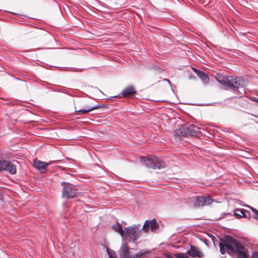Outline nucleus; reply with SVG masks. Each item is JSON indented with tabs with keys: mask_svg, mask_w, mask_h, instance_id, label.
Returning a JSON list of instances; mask_svg holds the SVG:
<instances>
[{
	"mask_svg": "<svg viewBox=\"0 0 258 258\" xmlns=\"http://www.w3.org/2000/svg\"><path fill=\"white\" fill-rule=\"evenodd\" d=\"M174 136L178 137H197L201 134L199 129L191 124H184L174 132Z\"/></svg>",
	"mask_w": 258,
	"mask_h": 258,
	"instance_id": "f257e3e1",
	"label": "nucleus"
},
{
	"mask_svg": "<svg viewBox=\"0 0 258 258\" xmlns=\"http://www.w3.org/2000/svg\"><path fill=\"white\" fill-rule=\"evenodd\" d=\"M124 229L125 236L128 241L134 243L140 238L141 229L139 225H133Z\"/></svg>",
	"mask_w": 258,
	"mask_h": 258,
	"instance_id": "f03ea898",
	"label": "nucleus"
},
{
	"mask_svg": "<svg viewBox=\"0 0 258 258\" xmlns=\"http://www.w3.org/2000/svg\"><path fill=\"white\" fill-rule=\"evenodd\" d=\"M240 78L234 76L227 75V91L235 92L239 88Z\"/></svg>",
	"mask_w": 258,
	"mask_h": 258,
	"instance_id": "7ed1b4c3",
	"label": "nucleus"
},
{
	"mask_svg": "<svg viewBox=\"0 0 258 258\" xmlns=\"http://www.w3.org/2000/svg\"><path fill=\"white\" fill-rule=\"evenodd\" d=\"M78 194L77 189L72 184H68L63 187L62 197L68 199L76 197Z\"/></svg>",
	"mask_w": 258,
	"mask_h": 258,
	"instance_id": "20e7f679",
	"label": "nucleus"
},
{
	"mask_svg": "<svg viewBox=\"0 0 258 258\" xmlns=\"http://www.w3.org/2000/svg\"><path fill=\"white\" fill-rule=\"evenodd\" d=\"M2 170L8 171L12 175L17 172L16 165L13 162L5 160H0V171Z\"/></svg>",
	"mask_w": 258,
	"mask_h": 258,
	"instance_id": "39448f33",
	"label": "nucleus"
},
{
	"mask_svg": "<svg viewBox=\"0 0 258 258\" xmlns=\"http://www.w3.org/2000/svg\"><path fill=\"white\" fill-rule=\"evenodd\" d=\"M140 161L142 164L147 168L156 169L157 165L156 161H158L159 158L157 156H154L152 158H147L146 157H140Z\"/></svg>",
	"mask_w": 258,
	"mask_h": 258,
	"instance_id": "423d86ee",
	"label": "nucleus"
},
{
	"mask_svg": "<svg viewBox=\"0 0 258 258\" xmlns=\"http://www.w3.org/2000/svg\"><path fill=\"white\" fill-rule=\"evenodd\" d=\"M103 107L106 108L107 106L105 105L97 104L94 106H85L83 108L79 109H77V108L76 107L75 112L77 113L78 115H85L93 110Z\"/></svg>",
	"mask_w": 258,
	"mask_h": 258,
	"instance_id": "0eeeda50",
	"label": "nucleus"
},
{
	"mask_svg": "<svg viewBox=\"0 0 258 258\" xmlns=\"http://www.w3.org/2000/svg\"><path fill=\"white\" fill-rule=\"evenodd\" d=\"M213 199L207 197H198L194 204L195 207H201L210 205L213 202Z\"/></svg>",
	"mask_w": 258,
	"mask_h": 258,
	"instance_id": "6e6552de",
	"label": "nucleus"
},
{
	"mask_svg": "<svg viewBox=\"0 0 258 258\" xmlns=\"http://www.w3.org/2000/svg\"><path fill=\"white\" fill-rule=\"evenodd\" d=\"M237 245L242 244L232 236L227 235V250L229 249L234 252L236 250Z\"/></svg>",
	"mask_w": 258,
	"mask_h": 258,
	"instance_id": "1a4fd4ad",
	"label": "nucleus"
},
{
	"mask_svg": "<svg viewBox=\"0 0 258 258\" xmlns=\"http://www.w3.org/2000/svg\"><path fill=\"white\" fill-rule=\"evenodd\" d=\"M236 250L234 251L237 254L236 258H249L247 249L242 245H237Z\"/></svg>",
	"mask_w": 258,
	"mask_h": 258,
	"instance_id": "9d476101",
	"label": "nucleus"
},
{
	"mask_svg": "<svg viewBox=\"0 0 258 258\" xmlns=\"http://www.w3.org/2000/svg\"><path fill=\"white\" fill-rule=\"evenodd\" d=\"M119 254L120 258H133L130 255L129 247L126 242H123L122 244L119 249Z\"/></svg>",
	"mask_w": 258,
	"mask_h": 258,
	"instance_id": "9b49d317",
	"label": "nucleus"
},
{
	"mask_svg": "<svg viewBox=\"0 0 258 258\" xmlns=\"http://www.w3.org/2000/svg\"><path fill=\"white\" fill-rule=\"evenodd\" d=\"M136 93L137 91L132 85L126 87L121 92L122 96L125 98L132 96Z\"/></svg>",
	"mask_w": 258,
	"mask_h": 258,
	"instance_id": "f8f14e48",
	"label": "nucleus"
},
{
	"mask_svg": "<svg viewBox=\"0 0 258 258\" xmlns=\"http://www.w3.org/2000/svg\"><path fill=\"white\" fill-rule=\"evenodd\" d=\"M187 254L192 257H201L203 255V253L196 249L193 245L190 246V249L187 251Z\"/></svg>",
	"mask_w": 258,
	"mask_h": 258,
	"instance_id": "ddd939ff",
	"label": "nucleus"
},
{
	"mask_svg": "<svg viewBox=\"0 0 258 258\" xmlns=\"http://www.w3.org/2000/svg\"><path fill=\"white\" fill-rule=\"evenodd\" d=\"M192 69L197 76L200 78L205 84L209 82V78L205 73L195 68H192Z\"/></svg>",
	"mask_w": 258,
	"mask_h": 258,
	"instance_id": "4468645a",
	"label": "nucleus"
},
{
	"mask_svg": "<svg viewBox=\"0 0 258 258\" xmlns=\"http://www.w3.org/2000/svg\"><path fill=\"white\" fill-rule=\"evenodd\" d=\"M50 164L46 162H42L40 161L34 162V167L40 171H44L46 167Z\"/></svg>",
	"mask_w": 258,
	"mask_h": 258,
	"instance_id": "2eb2a0df",
	"label": "nucleus"
},
{
	"mask_svg": "<svg viewBox=\"0 0 258 258\" xmlns=\"http://www.w3.org/2000/svg\"><path fill=\"white\" fill-rule=\"evenodd\" d=\"M219 246L220 247V252L222 254H224L226 252V235L222 238L218 237Z\"/></svg>",
	"mask_w": 258,
	"mask_h": 258,
	"instance_id": "dca6fc26",
	"label": "nucleus"
},
{
	"mask_svg": "<svg viewBox=\"0 0 258 258\" xmlns=\"http://www.w3.org/2000/svg\"><path fill=\"white\" fill-rule=\"evenodd\" d=\"M216 80L224 87H226V75L224 73H217L215 76Z\"/></svg>",
	"mask_w": 258,
	"mask_h": 258,
	"instance_id": "f3484780",
	"label": "nucleus"
},
{
	"mask_svg": "<svg viewBox=\"0 0 258 258\" xmlns=\"http://www.w3.org/2000/svg\"><path fill=\"white\" fill-rule=\"evenodd\" d=\"M150 252L151 250L149 249H143L134 254L132 257L133 258H142L144 255Z\"/></svg>",
	"mask_w": 258,
	"mask_h": 258,
	"instance_id": "a211bd4d",
	"label": "nucleus"
},
{
	"mask_svg": "<svg viewBox=\"0 0 258 258\" xmlns=\"http://www.w3.org/2000/svg\"><path fill=\"white\" fill-rule=\"evenodd\" d=\"M112 229L116 232L119 233L122 237L124 234V231L122 229V226L120 224L117 222L116 224L112 226Z\"/></svg>",
	"mask_w": 258,
	"mask_h": 258,
	"instance_id": "6ab92c4d",
	"label": "nucleus"
},
{
	"mask_svg": "<svg viewBox=\"0 0 258 258\" xmlns=\"http://www.w3.org/2000/svg\"><path fill=\"white\" fill-rule=\"evenodd\" d=\"M234 92L236 93V94L234 96H231V97L240 98L243 95V94L245 93V91L244 88L242 86V85L240 84L239 88H238L237 90V91Z\"/></svg>",
	"mask_w": 258,
	"mask_h": 258,
	"instance_id": "aec40b11",
	"label": "nucleus"
},
{
	"mask_svg": "<svg viewBox=\"0 0 258 258\" xmlns=\"http://www.w3.org/2000/svg\"><path fill=\"white\" fill-rule=\"evenodd\" d=\"M242 206H244L245 207L248 208L253 213V215H252V218L256 220H258V210L250 206H249L248 205H241Z\"/></svg>",
	"mask_w": 258,
	"mask_h": 258,
	"instance_id": "412c9836",
	"label": "nucleus"
},
{
	"mask_svg": "<svg viewBox=\"0 0 258 258\" xmlns=\"http://www.w3.org/2000/svg\"><path fill=\"white\" fill-rule=\"evenodd\" d=\"M150 229L152 231H156L159 228L158 224L155 219H153L150 221Z\"/></svg>",
	"mask_w": 258,
	"mask_h": 258,
	"instance_id": "4be33fe9",
	"label": "nucleus"
},
{
	"mask_svg": "<svg viewBox=\"0 0 258 258\" xmlns=\"http://www.w3.org/2000/svg\"><path fill=\"white\" fill-rule=\"evenodd\" d=\"M149 227H150V221L147 220L145 222L143 227L141 228V231L144 230L145 232H147L149 230Z\"/></svg>",
	"mask_w": 258,
	"mask_h": 258,
	"instance_id": "5701e85b",
	"label": "nucleus"
},
{
	"mask_svg": "<svg viewBox=\"0 0 258 258\" xmlns=\"http://www.w3.org/2000/svg\"><path fill=\"white\" fill-rule=\"evenodd\" d=\"M107 253L109 258H117L116 253L114 250L108 249L107 250Z\"/></svg>",
	"mask_w": 258,
	"mask_h": 258,
	"instance_id": "b1692460",
	"label": "nucleus"
},
{
	"mask_svg": "<svg viewBox=\"0 0 258 258\" xmlns=\"http://www.w3.org/2000/svg\"><path fill=\"white\" fill-rule=\"evenodd\" d=\"M173 256L176 258H188V257L183 253H175Z\"/></svg>",
	"mask_w": 258,
	"mask_h": 258,
	"instance_id": "393cba45",
	"label": "nucleus"
},
{
	"mask_svg": "<svg viewBox=\"0 0 258 258\" xmlns=\"http://www.w3.org/2000/svg\"><path fill=\"white\" fill-rule=\"evenodd\" d=\"M235 211L239 212L241 215H240L241 218H246V215L245 214V212H246V210L243 209H236L235 210Z\"/></svg>",
	"mask_w": 258,
	"mask_h": 258,
	"instance_id": "a878e982",
	"label": "nucleus"
},
{
	"mask_svg": "<svg viewBox=\"0 0 258 258\" xmlns=\"http://www.w3.org/2000/svg\"><path fill=\"white\" fill-rule=\"evenodd\" d=\"M156 164L157 165L156 168L158 169H161L165 167L164 165L160 161L159 159L158 161H156Z\"/></svg>",
	"mask_w": 258,
	"mask_h": 258,
	"instance_id": "bb28decb",
	"label": "nucleus"
},
{
	"mask_svg": "<svg viewBox=\"0 0 258 258\" xmlns=\"http://www.w3.org/2000/svg\"><path fill=\"white\" fill-rule=\"evenodd\" d=\"M226 7H227V10L228 9H229L230 10H232V8H234V7H233V6L232 5V4L227 0V5H226Z\"/></svg>",
	"mask_w": 258,
	"mask_h": 258,
	"instance_id": "cd10ccee",
	"label": "nucleus"
},
{
	"mask_svg": "<svg viewBox=\"0 0 258 258\" xmlns=\"http://www.w3.org/2000/svg\"><path fill=\"white\" fill-rule=\"evenodd\" d=\"M249 99L251 101H253L258 103V98L254 97H249Z\"/></svg>",
	"mask_w": 258,
	"mask_h": 258,
	"instance_id": "c85d7f7f",
	"label": "nucleus"
},
{
	"mask_svg": "<svg viewBox=\"0 0 258 258\" xmlns=\"http://www.w3.org/2000/svg\"><path fill=\"white\" fill-rule=\"evenodd\" d=\"M201 240L206 245H208V240L206 238H202Z\"/></svg>",
	"mask_w": 258,
	"mask_h": 258,
	"instance_id": "c756f323",
	"label": "nucleus"
},
{
	"mask_svg": "<svg viewBox=\"0 0 258 258\" xmlns=\"http://www.w3.org/2000/svg\"><path fill=\"white\" fill-rule=\"evenodd\" d=\"M252 258H258V252H254L252 253Z\"/></svg>",
	"mask_w": 258,
	"mask_h": 258,
	"instance_id": "7c9ffc66",
	"label": "nucleus"
},
{
	"mask_svg": "<svg viewBox=\"0 0 258 258\" xmlns=\"http://www.w3.org/2000/svg\"><path fill=\"white\" fill-rule=\"evenodd\" d=\"M236 211H235V210L234 211V215L236 218H241L240 214H239V213H236Z\"/></svg>",
	"mask_w": 258,
	"mask_h": 258,
	"instance_id": "2f4dec72",
	"label": "nucleus"
},
{
	"mask_svg": "<svg viewBox=\"0 0 258 258\" xmlns=\"http://www.w3.org/2000/svg\"><path fill=\"white\" fill-rule=\"evenodd\" d=\"M61 185H62L63 187H64V186H67V185H68V184H70V183H69L66 182H62L61 183Z\"/></svg>",
	"mask_w": 258,
	"mask_h": 258,
	"instance_id": "473e14b6",
	"label": "nucleus"
},
{
	"mask_svg": "<svg viewBox=\"0 0 258 258\" xmlns=\"http://www.w3.org/2000/svg\"><path fill=\"white\" fill-rule=\"evenodd\" d=\"M166 258H173V256L170 254H166L165 255Z\"/></svg>",
	"mask_w": 258,
	"mask_h": 258,
	"instance_id": "72a5a7b5",
	"label": "nucleus"
},
{
	"mask_svg": "<svg viewBox=\"0 0 258 258\" xmlns=\"http://www.w3.org/2000/svg\"><path fill=\"white\" fill-rule=\"evenodd\" d=\"M231 200L232 202H234L235 203H239V202H240L239 200L237 199H231Z\"/></svg>",
	"mask_w": 258,
	"mask_h": 258,
	"instance_id": "f704fd0d",
	"label": "nucleus"
},
{
	"mask_svg": "<svg viewBox=\"0 0 258 258\" xmlns=\"http://www.w3.org/2000/svg\"><path fill=\"white\" fill-rule=\"evenodd\" d=\"M164 81H167V82L168 83V84L170 85V87H171V82L170 81V80L168 79H165L164 80Z\"/></svg>",
	"mask_w": 258,
	"mask_h": 258,
	"instance_id": "c9c22d12",
	"label": "nucleus"
},
{
	"mask_svg": "<svg viewBox=\"0 0 258 258\" xmlns=\"http://www.w3.org/2000/svg\"><path fill=\"white\" fill-rule=\"evenodd\" d=\"M155 69L158 70L159 72H161V70H162L161 68H160L157 66H155Z\"/></svg>",
	"mask_w": 258,
	"mask_h": 258,
	"instance_id": "e433bc0d",
	"label": "nucleus"
},
{
	"mask_svg": "<svg viewBox=\"0 0 258 258\" xmlns=\"http://www.w3.org/2000/svg\"><path fill=\"white\" fill-rule=\"evenodd\" d=\"M194 76L192 74H190L189 76H188V78L189 79H192L193 78Z\"/></svg>",
	"mask_w": 258,
	"mask_h": 258,
	"instance_id": "4c0bfd02",
	"label": "nucleus"
},
{
	"mask_svg": "<svg viewBox=\"0 0 258 258\" xmlns=\"http://www.w3.org/2000/svg\"><path fill=\"white\" fill-rule=\"evenodd\" d=\"M219 25H220L221 26V27H224L223 24L221 23L220 22H219Z\"/></svg>",
	"mask_w": 258,
	"mask_h": 258,
	"instance_id": "58836bf2",
	"label": "nucleus"
},
{
	"mask_svg": "<svg viewBox=\"0 0 258 258\" xmlns=\"http://www.w3.org/2000/svg\"><path fill=\"white\" fill-rule=\"evenodd\" d=\"M117 97V96H115L111 97V99L112 100V99H113V98H116V97Z\"/></svg>",
	"mask_w": 258,
	"mask_h": 258,
	"instance_id": "ea45409f",
	"label": "nucleus"
},
{
	"mask_svg": "<svg viewBox=\"0 0 258 258\" xmlns=\"http://www.w3.org/2000/svg\"><path fill=\"white\" fill-rule=\"evenodd\" d=\"M9 105L12 104V105H13L14 104L13 103V102H9Z\"/></svg>",
	"mask_w": 258,
	"mask_h": 258,
	"instance_id": "a19ab883",
	"label": "nucleus"
},
{
	"mask_svg": "<svg viewBox=\"0 0 258 258\" xmlns=\"http://www.w3.org/2000/svg\"><path fill=\"white\" fill-rule=\"evenodd\" d=\"M226 201H227V202H228V203L229 204H230V203L231 202V200H230V201H229V200H228H228H226Z\"/></svg>",
	"mask_w": 258,
	"mask_h": 258,
	"instance_id": "79ce46f5",
	"label": "nucleus"
},
{
	"mask_svg": "<svg viewBox=\"0 0 258 258\" xmlns=\"http://www.w3.org/2000/svg\"><path fill=\"white\" fill-rule=\"evenodd\" d=\"M212 240H213V243H214V245H215V241H214V239H212Z\"/></svg>",
	"mask_w": 258,
	"mask_h": 258,
	"instance_id": "37998d69",
	"label": "nucleus"
},
{
	"mask_svg": "<svg viewBox=\"0 0 258 258\" xmlns=\"http://www.w3.org/2000/svg\"><path fill=\"white\" fill-rule=\"evenodd\" d=\"M172 91L174 92V90L172 88Z\"/></svg>",
	"mask_w": 258,
	"mask_h": 258,
	"instance_id": "c03bdc74",
	"label": "nucleus"
},
{
	"mask_svg": "<svg viewBox=\"0 0 258 258\" xmlns=\"http://www.w3.org/2000/svg\"><path fill=\"white\" fill-rule=\"evenodd\" d=\"M211 104H212L211 103L208 104V105H211Z\"/></svg>",
	"mask_w": 258,
	"mask_h": 258,
	"instance_id": "a18cd8bd",
	"label": "nucleus"
}]
</instances>
